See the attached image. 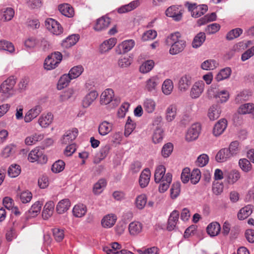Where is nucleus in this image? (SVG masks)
Here are the masks:
<instances>
[{
  "mask_svg": "<svg viewBox=\"0 0 254 254\" xmlns=\"http://www.w3.org/2000/svg\"><path fill=\"white\" fill-rule=\"evenodd\" d=\"M166 43L171 46L169 52L173 55L182 52L186 46L185 40L182 39L181 34L178 32L168 36L166 40Z\"/></svg>",
  "mask_w": 254,
  "mask_h": 254,
  "instance_id": "1",
  "label": "nucleus"
},
{
  "mask_svg": "<svg viewBox=\"0 0 254 254\" xmlns=\"http://www.w3.org/2000/svg\"><path fill=\"white\" fill-rule=\"evenodd\" d=\"M63 59V55L59 52H55L45 59L44 65L47 70H51L57 67Z\"/></svg>",
  "mask_w": 254,
  "mask_h": 254,
  "instance_id": "2",
  "label": "nucleus"
},
{
  "mask_svg": "<svg viewBox=\"0 0 254 254\" xmlns=\"http://www.w3.org/2000/svg\"><path fill=\"white\" fill-rule=\"evenodd\" d=\"M28 159L31 162L37 161L41 164L46 163L48 159L47 156L44 154L42 149L38 147L30 151Z\"/></svg>",
  "mask_w": 254,
  "mask_h": 254,
  "instance_id": "3",
  "label": "nucleus"
},
{
  "mask_svg": "<svg viewBox=\"0 0 254 254\" xmlns=\"http://www.w3.org/2000/svg\"><path fill=\"white\" fill-rule=\"evenodd\" d=\"M183 12V8L181 5L171 6L165 11L167 16L172 17L176 21L181 20Z\"/></svg>",
  "mask_w": 254,
  "mask_h": 254,
  "instance_id": "4",
  "label": "nucleus"
},
{
  "mask_svg": "<svg viewBox=\"0 0 254 254\" xmlns=\"http://www.w3.org/2000/svg\"><path fill=\"white\" fill-rule=\"evenodd\" d=\"M45 25L46 28L54 35H59L63 32V28L60 23L53 18L46 19Z\"/></svg>",
  "mask_w": 254,
  "mask_h": 254,
  "instance_id": "5",
  "label": "nucleus"
},
{
  "mask_svg": "<svg viewBox=\"0 0 254 254\" xmlns=\"http://www.w3.org/2000/svg\"><path fill=\"white\" fill-rule=\"evenodd\" d=\"M191 12L192 17L197 18L204 14L207 10V6L205 4L197 5L196 3L187 2L186 4Z\"/></svg>",
  "mask_w": 254,
  "mask_h": 254,
  "instance_id": "6",
  "label": "nucleus"
},
{
  "mask_svg": "<svg viewBox=\"0 0 254 254\" xmlns=\"http://www.w3.org/2000/svg\"><path fill=\"white\" fill-rule=\"evenodd\" d=\"M161 80L158 75L151 76L147 79L144 85V90L148 92L155 93L161 83Z\"/></svg>",
  "mask_w": 254,
  "mask_h": 254,
  "instance_id": "7",
  "label": "nucleus"
},
{
  "mask_svg": "<svg viewBox=\"0 0 254 254\" xmlns=\"http://www.w3.org/2000/svg\"><path fill=\"white\" fill-rule=\"evenodd\" d=\"M16 83L15 79L13 76H10L4 81L0 86V91L3 94L8 97L12 94L13 87Z\"/></svg>",
  "mask_w": 254,
  "mask_h": 254,
  "instance_id": "8",
  "label": "nucleus"
},
{
  "mask_svg": "<svg viewBox=\"0 0 254 254\" xmlns=\"http://www.w3.org/2000/svg\"><path fill=\"white\" fill-rule=\"evenodd\" d=\"M201 130V126L199 124H194L188 129L186 135V139L188 141H192L197 139Z\"/></svg>",
  "mask_w": 254,
  "mask_h": 254,
  "instance_id": "9",
  "label": "nucleus"
},
{
  "mask_svg": "<svg viewBox=\"0 0 254 254\" xmlns=\"http://www.w3.org/2000/svg\"><path fill=\"white\" fill-rule=\"evenodd\" d=\"M78 133V129L76 128L66 131L61 139V143L65 145L72 143L77 137Z\"/></svg>",
  "mask_w": 254,
  "mask_h": 254,
  "instance_id": "10",
  "label": "nucleus"
},
{
  "mask_svg": "<svg viewBox=\"0 0 254 254\" xmlns=\"http://www.w3.org/2000/svg\"><path fill=\"white\" fill-rule=\"evenodd\" d=\"M111 23V19L108 17L102 16L96 21L93 29L96 31L106 30Z\"/></svg>",
  "mask_w": 254,
  "mask_h": 254,
  "instance_id": "11",
  "label": "nucleus"
},
{
  "mask_svg": "<svg viewBox=\"0 0 254 254\" xmlns=\"http://www.w3.org/2000/svg\"><path fill=\"white\" fill-rule=\"evenodd\" d=\"M204 87V83L203 81L196 82L192 86L190 95L192 98H197L200 96L202 93Z\"/></svg>",
  "mask_w": 254,
  "mask_h": 254,
  "instance_id": "12",
  "label": "nucleus"
},
{
  "mask_svg": "<svg viewBox=\"0 0 254 254\" xmlns=\"http://www.w3.org/2000/svg\"><path fill=\"white\" fill-rule=\"evenodd\" d=\"M42 108L39 105H37L29 110L24 117V121L26 123H30L34 119L36 118L41 112Z\"/></svg>",
  "mask_w": 254,
  "mask_h": 254,
  "instance_id": "13",
  "label": "nucleus"
},
{
  "mask_svg": "<svg viewBox=\"0 0 254 254\" xmlns=\"http://www.w3.org/2000/svg\"><path fill=\"white\" fill-rule=\"evenodd\" d=\"M227 127V121L225 119L219 120L215 125L213 133L215 136H218L223 133Z\"/></svg>",
  "mask_w": 254,
  "mask_h": 254,
  "instance_id": "14",
  "label": "nucleus"
},
{
  "mask_svg": "<svg viewBox=\"0 0 254 254\" xmlns=\"http://www.w3.org/2000/svg\"><path fill=\"white\" fill-rule=\"evenodd\" d=\"M172 176L171 173H167L165 176L162 177L159 187V191L160 192L163 193L165 192L169 188L172 182Z\"/></svg>",
  "mask_w": 254,
  "mask_h": 254,
  "instance_id": "15",
  "label": "nucleus"
},
{
  "mask_svg": "<svg viewBox=\"0 0 254 254\" xmlns=\"http://www.w3.org/2000/svg\"><path fill=\"white\" fill-rule=\"evenodd\" d=\"M191 77L189 74H185L180 79L179 81V89L185 92L187 91L191 84Z\"/></svg>",
  "mask_w": 254,
  "mask_h": 254,
  "instance_id": "16",
  "label": "nucleus"
},
{
  "mask_svg": "<svg viewBox=\"0 0 254 254\" xmlns=\"http://www.w3.org/2000/svg\"><path fill=\"white\" fill-rule=\"evenodd\" d=\"M179 212L177 210H174L170 214L169 217L167 226V229L169 231H171L175 229L177 223L178 221Z\"/></svg>",
  "mask_w": 254,
  "mask_h": 254,
  "instance_id": "17",
  "label": "nucleus"
},
{
  "mask_svg": "<svg viewBox=\"0 0 254 254\" xmlns=\"http://www.w3.org/2000/svg\"><path fill=\"white\" fill-rule=\"evenodd\" d=\"M54 116L51 113L42 114L38 120V124L42 127H47L53 122Z\"/></svg>",
  "mask_w": 254,
  "mask_h": 254,
  "instance_id": "18",
  "label": "nucleus"
},
{
  "mask_svg": "<svg viewBox=\"0 0 254 254\" xmlns=\"http://www.w3.org/2000/svg\"><path fill=\"white\" fill-rule=\"evenodd\" d=\"M114 97V92L111 88L106 89L103 92L100 96V102L102 104L107 105L113 101Z\"/></svg>",
  "mask_w": 254,
  "mask_h": 254,
  "instance_id": "19",
  "label": "nucleus"
},
{
  "mask_svg": "<svg viewBox=\"0 0 254 254\" xmlns=\"http://www.w3.org/2000/svg\"><path fill=\"white\" fill-rule=\"evenodd\" d=\"M135 42L133 40L123 41L119 46V51H117L118 54L126 53L130 51L134 46Z\"/></svg>",
  "mask_w": 254,
  "mask_h": 254,
  "instance_id": "20",
  "label": "nucleus"
},
{
  "mask_svg": "<svg viewBox=\"0 0 254 254\" xmlns=\"http://www.w3.org/2000/svg\"><path fill=\"white\" fill-rule=\"evenodd\" d=\"M140 5L139 0L132 1L127 4H125L118 9V12L119 13H125L133 10Z\"/></svg>",
  "mask_w": 254,
  "mask_h": 254,
  "instance_id": "21",
  "label": "nucleus"
},
{
  "mask_svg": "<svg viewBox=\"0 0 254 254\" xmlns=\"http://www.w3.org/2000/svg\"><path fill=\"white\" fill-rule=\"evenodd\" d=\"M150 171L148 168L145 169L142 172L139 179V183L141 188H145L148 185L150 181Z\"/></svg>",
  "mask_w": 254,
  "mask_h": 254,
  "instance_id": "22",
  "label": "nucleus"
},
{
  "mask_svg": "<svg viewBox=\"0 0 254 254\" xmlns=\"http://www.w3.org/2000/svg\"><path fill=\"white\" fill-rule=\"evenodd\" d=\"M55 204L52 201L47 202L44 207L42 217L44 219H48L53 213Z\"/></svg>",
  "mask_w": 254,
  "mask_h": 254,
  "instance_id": "23",
  "label": "nucleus"
},
{
  "mask_svg": "<svg viewBox=\"0 0 254 254\" xmlns=\"http://www.w3.org/2000/svg\"><path fill=\"white\" fill-rule=\"evenodd\" d=\"M117 220V216L113 214L106 215L102 220V225L104 228H111L114 225Z\"/></svg>",
  "mask_w": 254,
  "mask_h": 254,
  "instance_id": "24",
  "label": "nucleus"
},
{
  "mask_svg": "<svg viewBox=\"0 0 254 254\" xmlns=\"http://www.w3.org/2000/svg\"><path fill=\"white\" fill-rule=\"evenodd\" d=\"M98 93L95 91L90 92L87 94L82 100V106L84 108H87L90 106L92 103L97 98Z\"/></svg>",
  "mask_w": 254,
  "mask_h": 254,
  "instance_id": "25",
  "label": "nucleus"
},
{
  "mask_svg": "<svg viewBox=\"0 0 254 254\" xmlns=\"http://www.w3.org/2000/svg\"><path fill=\"white\" fill-rule=\"evenodd\" d=\"M231 157L228 149L224 148L218 151L215 156V159L218 162H224Z\"/></svg>",
  "mask_w": 254,
  "mask_h": 254,
  "instance_id": "26",
  "label": "nucleus"
},
{
  "mask_svg": "<svg viewBox=\"0 0 254 254\" xmlns=\"http://www.w3.org/2000/svg\"><path fill=\"white\" fill-rule=\"evenodd\" d=\"M142 229V224L138 221L131 222L128 226V231L131 235L135 236L139 234Z\"/></svg>",
  "mask_w": 254,
  "mask_h": 254,
  "instance_id": "27",
  "label": "nucleus"
},
{
  "mask_svg": "<svg viewBox=\"0 0 254 254\" xmlns=\"http://www.w3.org/2000/svg\"><path fill=\"white\" fill-rule=\"evenodd\" d=\"M59 10L63 15L68 17H71L74 15L73 8L67 3L59 5Z\"/></svg>",
  "mask_w": 254,
  "mask_h": 254,
  "instance_id": "28",
  "label": "nucleus"
},
{
  "mask_svg": "<svg viewBox=\"0 0 254 254\" xmlns=\"http://www.w3.org/2000/svg\"><path fill=\"white\" fill-rule=\"evenodd\" d=\"M79 40L78 35H71L63 41L62 46L63 48H69L74 45Z\"/></svg>",
  "mask_w": 254,
  "mask_h": 254,
  "instance_id": "29",
  "label": "nucleus"
},
{
  "mask_svg": "<svg viewBox=\"0 0 254 254\" xmlns=\"http://www.w3.org/2000/svg\"><path fill=\"white\" fill-rule=\"evenodd\" d=\"M113 125L107 121L101 123L98 127V131L100 135H106L112 130Z\"/></svg>",
  "mask_w": 254,
  "mask_h": 254,
  "instance_id": "30",
  "label": "nucleus"
},
{
  "mask_svg": "<svg viewBox=\"0 0 254 254\" xmlns=\"http://www.w3.org/2000/svg\"><path fill=\"white\" fill-rule=\"evenodd\" d=\"M221 113L220 107L217 105H213L208 109V117L210 120L214 121L220 117Z\"/></svg>",
  "mask_w": 254,
  "mask_h": 254,
  "instance_id": "31",
  "label": "nucleus"
},
{
  "mask_svg": "<svg viewBox=\"0 0 254 254\" xmlns=\"http://www.w3.org/2000/svg\"><path fill=\"white\" fill-rule=\"evenodd\" d=\"M70 206L68 199H64L59 201L57 205L56 210L58 213L62 214L66 211Z\"/></svg>",
  "mask_w": 254,
  "mask_h": 254,
  "instance_id": "32",
  "label": "nucleus"
},
{
  "mask_svg": "<svg viewBox=\"0 0 254 254\" xmlns=\"http://www.w3.org/2000/svg\"><path fill=\"white\" fill-rule=\"evenodd\" d=\"M206 230L210 236H215L220 233L221 227L218 222H214L208 225Z\"/></svg>",
  "mask_w": 254,
  "mask_h": 254,
  "instance_id": "33",
  "label": "nucleus"
},
{
  "mask_svg": "<svg viewBox=\"0 0 254 254\" xmlns=\"http://www.w3.org/2000/svg\"><path fill=\"white\" fill-rule=\"evenodd\" d=\"M177 106L170 105L166 110V119L168 122H172L174 120L177 114Z\"/></svg>",
  "mask_w": 254,
  "mask_h": 254,
  "instance_id": "34",
  "label": "nucleus"
},
{
  "mask_svg": "<svg viewBox=\"0 0 254 254\" xmlns=\"http://www.w3.org/2000/svg\"><path fill=\"white\" fill-rule=\"evenodd\" d=\"M205 39L206 36L204 32L198 33L193 39L192 47L194 48L200 47L205 41Z\"/></svg>",
  "mask_w": 254,
  "mask_h": 254,
  "instance_id": "35",
  "label": "nucleus"
},
{
  "mask_svg": "<svg viewBox=\"0 0 254 254\" xmlns=\"http://www.w3.org/2000/svg\"><path fill=\"white\" fill-rule=\"evenodd\" d=\"M44 138L43 134L34 133L29 136H27L25 139V143L27 145H32L36 143L37 141H41Z\"/></svg>",
  "mask_w": 254,
  "mask_h": 254,
  "instance_id": "36",
  "label": "nucleus"
},
{
  "mask_svg": "<svg viewBox=\"0 0 254 254\" xmlns=\"http://www.w3.org/2000/svg\"><path fill=\"white\" fill-rule=\"evenodd\" d=\"M107 182L104 179H100L94 185L93 192L95 195L100 194L106 187Z\"/></svg>",
  "mask_w": 254,
  "mask_h": 254,
  "instance_id": "37",
  "label": "nucleus"
},
{
  "mask_svg": "<svg viewBox=\"0 0 254 254\" xmlns=\"http://www.w3.org/2000/svg\"><path fill=\"white\" fill-rule=\"evenodd\" d=\"M227 149L232 157L236 156L240 152L241 146L239 142L238 141H234L230 144L229 148Z\"/></svg>",
  "mask_w": 254,
  "mask_h": 254,
  "instance_id": "38",
  "label": "nucleus"
},
{
  "mask_svg": "<svg viewBox=\"0 0 254 254\" xmlns=\"http://www.w3.org/2000/svg\"><path fill=\"white\" fill-rule=\"evenodd\" d=\"M253 206L248 205L241 208L238 213V218L240 220H244L249 216L252 213Z\"/></svg>",
  "mask_w": 254,
  "mask_h": 254,
  "instance_id": "39",
  "label": "nucleus"
},
{
  "mask_svg": "<svg viewBox=\"0 0 254 254\" xmlns=\"http://www.w3.org/2000/svg\"><path fill=\"white\" fill-rule=\"evenodd\" d=\"M87 212L86 206L83 204H79L74 206L73 208L72 212L76 217H81L83 216Z\"/></svg>",
  "mask_w": 254,
  "mask_h": 254,
  "instance_id": "40",
  "label": "nucleus"
},
{
  "mask_svg": "<svg viewBox=\"0 0 254 254\" xmlns=\"http://www.w3.org/2000/svg\"><path fill=\"white\" fill-rule=\"evenodd\" d=\"M166 168L163 165L158 166L155 169L154 173V181L156 183H159L162 177L165 176Z\"/></svg>",
  "mask_w": 254,
  "mask_h": 254,
  "instance_id": "41",
  "label": "nucleus"
},
{
  "mask_svg": "<svg viewBox=\"0 0 254 254\" xmlns=\"http://www.w3.org/2000/svg\"><path fill=\"white\" fill-rule=\"evenodd\" d=\"M71 79H73V78H71V76L68 73L63 75L58 81V89H62L66 87Z\"/></svg>",
  "mask_w": 254,
  "mask_h": 254,
  "instance_id": "42",
  "label": "nucleus"
},
{
  "mask_svg": "<svg viewBox=\"0 0 254 254\" xmlns=\"http://www.w3.org/2000/svg\"><path fill=\"white\" fill-rule=\"evenodd\" d=\"M110 150V146L106 145L103 147L100 150L98 155V158L94 159V163L95 164L99 163L101 160H103L108 154Z\"/></svg>",
  "mask_w": 254,
  "mask_h": 254,
  "instance_id": "43",
  "label": "nucleus"
},
{
  "mask_svg": "<svg viewBox=\"0 0 254 254\" xmlns=\"http://www.w3.org/2000/svg\"><path fill=\"white\" fill-rule=\"evenodd\" d=\"M147 203V197L144 194L137 196L135 199V204L136 207L140 210L144 208Z\"/></svg>",
  "mask_w": 254,
  "mask_h": 254,
  "instance_id": "44",
  "label": "nucleus"
},
{
  "mask_svg": "<svg viewBox=\"0 0 254 254\" xmlns=\"http://www.w3.org/2000/svg\"><path fill=\"white\" fill-rule=\"evenodd\" d=\"M143 106L145 111L148 113H152L155 109L156 103L153 99H146L144 100Z\"/></svg>",
  "mask_w": 254,
  "mask_h": 254,
  "instance_id": "45",
  "label": "nucleus"
},
{
  "mask_svg": "<svg viewBox=\"0 0 254 254\" xmlns=\"http://www.w3.org/2000/svg\"><path fill=\"white\" fill-rule=\"evenodd\" d=\"M231 73V69L229 67H226L221 69L217 74L215 79L217 81H220L228 78Z\"/></svg>",
  "mask_w": 254,
  "mask_h": 254,
  "instance_id": "46",
  "label": "nucleus"
},
{
  "mask_svg": "<svg viewBox=\"0 0 254 254\" xmlns=\"http://www.w3.org/2000/svg\"><path fill=\"white\" fill-rule=\"evenodd\" d=\"M163 136L164 131L163 129L160 127H157L154 131L152 136L153 142L155 143H159L163 140Z\"/></svg>",
  "mask_w": 254,
  "mask_h": 254,
  "instance_id": "47",
  "label": "nucleus"
},
{
  "mask_svg": "<svg viewBox=\"0 0 254 254\" xmlns=\"http://www.w3.org/2000/svg\"><path fill=\"white\" fill-rule=\"evenodd\" d=\"M42 207V203L40 201H37L34 203L28 210L29 216L34 217L40 212Z\"/></svg>",
  "mask_w": 254,
  "mask_h": 254,
  "instance_id": "48",
  "label": "nucleus"
},
{
  "mask_svg": "<svg viewBox=\"0 0 254 254\" xmlns=\"http://www.w3.org/2000/svg\"><path fill=\"white\" fill-rule=\"evenodd\" d=\"M254 104L253 103H245L240 106L238 112L240 114H251Z\"/></svg>",
  "mask_w": 254,
  "mask_h": 254,
  "instance_id": "49",
  "label": "nucleus"
},
{
  "mask_svg": "<svg viewBox=\"0 0 254 254\" xmlns=\"http://www.w3.org/2000/svg\"><path fill=\"white\" fill-rule=\"evenodd\" d=\"M8 174L11 178L17 177L21 172V168L19 165L12 164L9 166L8 169Z\"/></svg>",
  "mask_w": 254,
  "mask_h": 254,
  "instance_id": "50",
  "label": "nucleus"
},
{
  "mask_svg": "<svg viewBox=\"0 0 254 254\" xmlns=\"http://www.w3.org/2000/svg\"><path fill=\"white\" fill-rule=\"evenodd\" d=\"M154 66V62L152 60H148L140 66V71L143 73H147L152 70Z\"/></svg>",
  "mask_w": 254,
  "mask_h": 254,
  "instance_id": "51",
  "label": "nucleus"
},
{
  "mask_svg": "<svg viewBox=\"0 0 254 254\" xmlns=\"http://www.w3.org/2000/svg\"><path fill=\"white\" fill-rule=\"evenodd\" d=\"M0 50L6 51L10 53L14 52V47L12 43L5 40L0 41Z\"/></svg>",
  "mask_w": 254,
  "mask_h": 254,
  "instance_id": "52",
  "label": "nucleus"
},
{
  "mask_svg": "<svg viewBox=\"0 0 254 254\" xmlns=\"http://www.w3.org/2000/svg\"><path fill=\"white\" fill-rule=\"evenodd\" d=\"M243 30L240 28H236L230 31L226 35V39L228 40H232L239 37L242 33Z\"/></svg>",
  "mask_w": 254,
  "mask_h": 254,
  "instance_id": "53",
  "label": "nucleus"
},
{
  "mask_svg": "<svg viewBox=\"0 0 254 254\" xmlns=\"http://www.w3.org/2000/svg\"><path fill=\"white\" fill-rule=\"evenodd\" d=\"M173 89V82L170 79H167L163 82L162 87V92L166 95H169Z\"/></svg>",
  "mask_w": 254,
  "mask_h": 254,
  "instance_id": "54",
  "label": "nucleus"
},
{
  "mask_svg": "<svg viewBox=\"0 0 254 254\" xmlns=\"http://www.w3.org/2000/svg\"><path fill=\"white\" fill-rule=\"evenodd\" d=\"M17 196L22 203H26L31 201L32 198V194L29 191H25L17 194Z\"/></svg>",
  "mask_w": 254,
  "mask_h": 254,
  "instance_id": "55",
  "label": "nucleus"
},
{
  "mask_svg": "<svg viewBox=\"0 0 254 254\" xmlns=\"http://www.w3.org/2000/svg\"><path fill=\"white\" fill-rule=\"evenodd\" d=\"M181 191V184L180 182L174 183L171 189V196L172 198H177L180 194Z\"/></svg>",
  "mask_w": 254,
  "mask_h": 254,
  "instance_id": "56",
  "label": "nucleus"
},
{
  "mask_svg": "<svg viewBox=\"0 0 254 254\" xmlns=\"http://www.w3.org/2000/svg\"><path fill=\"white\" fill-rule=\"evenodd\" d=\"M83 71V68L81 65H77L73 67L70 69L68 74L71 78L75 79L78 77Z\"/></svg>",
  "mask_w": 254,
  "mask_h": 254,
  "instance_id": "57",
  "label": "nucleus"
},
{
  "mask_svg": "<svg viewBox=\"0 0 254 254\" xmlns=\"http://www.w3.org/2000/svg\"><path fill=\"white\" fill-rule=\"evenodd\" d=\"M218 65V63L214 60H206L201 64V68L204 70H212Z\"/></svg>",
  "mask_w": 254,
  "mask_h": 254,
  "instance_id": "58",
  "label": "nucleus"
},
{
  "mask_svg": "<svg viewBox=\"0 0 254 254\" xmlns=\"http://www.w3.org/2000/svg\"><path fill=\"white\" fill-rule=\"evenodd\" d=\"M216 98H219L221 103L226 102L229 98V92L225 90L218 91L214 95Z\"/></svg>",
  "mask_w": 254,
  "mask_h": 254,
  "instance_id": "59",
  "label": "nucleus"
},
{
  "mask_svg": "<svg viewBox=\"0 0 254 254\" xmlns=\"http://www.w3.org/2000/svg\"><path fill=\"white\" fill-rule=\"evenodd\" d=\"M239 165L241 169L245 172H249L252 169L250 162L247 159H241L239 161Z\"/></svg>",
  "mask_w": 254,
  "mask_h": 254,
  "instance_id": "60",
  "label": "nucleus"
},
{
  "mask_svg": "<svg viewBox=\"0 0 254 254\" xmlns=\"http://www.w3.org/2000/svg\"><path fill=\"white\" fill-rule=\"evenodd\" d=\"M201 178V173L199 169H193L190 176V181L194 185L198 183Z\"/></svg>",
  "mask_w": 254,
  "mask_h": 254,
  "instance_id": "61",
  "label": "nucleus"
},
{
  "mask_svg": "<svg viewBox=\"0 0 254 254\" xmlns=\"http://www.w3.org/2000/svg\"><path fill=\"white\" fill-rule=\"evenodd\" d=\"M64 162L62 160H59L53 164L52 170L55 173H60L64 169Z\"/></svg>",
  "mask_w": 254,
  "mask_h": 254,
  "instance_id": "62",
  "label": "nucleus"
},
{
  "mask_svg": "<svg viewBox=\"0 0 254 254\" xmlns=\"http://www.w3.org/2000/svg\"><path fill=\"white\" fill-rule=\"evenodd\" d=\"M240 178V174L238 171L234 170L231 171L228 176L229 183L234 184Z\"/></svg>",
  "mask_w": 254,
  "mask_h": 254,
  "instance_id": "63",
  "label": "nucleus"
},
{
  "mask_svg": "<svg viewBox=\"0 0 254 254\" xmlns=\"http://www.w3.org/2000/svg\"><path fill=\"white\" fill-rule=\"evenodd\" d=\"M208 161V156L206 154H202L197 157L196 164L199 167H203L207 164Z\"/></svg>",
  "mask_w": 254,
  "mask_h": 254,
  "instance_id": "64",
  "label": "nucleus"
}]
</instances>
